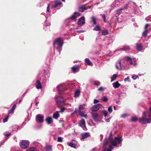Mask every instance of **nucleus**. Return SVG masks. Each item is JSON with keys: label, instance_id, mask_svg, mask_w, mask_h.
I'll use <instances>...</instances> for the list:
<instances>
[{"label": "nucleus", "instance_id": "9d476101", "mask_svg": "<svg viewBox=\"0 0 151 151\" xmlns=\"http://www.w3.org/2000/svg\"><path fill=\"white\" fill-rule=\"evenodd\" d=\"M59 93L60 94H63L65 90V86L64 84H61L57 86Z\"/></svg>", "mask_w": 151, "mask_h": 151}, {"label": "nucleus", "instance_id": "49530a36", "mask_svg": "<svg viewBox=\"0 0 151 151\" xmlns=\"http://www.w3.org/2000/svg\"><path fill=\"white\" fill-rule=\"evenodd\" d=\"M58 132L60 134H62L64 133V131L63 129L61 128H59L58 129Z\"/></svg>", "mask_w": 151, "mask_h": 151}, {"label": "nucleus", "instance_id": "1a4fd4ad", "mask_svg": "<svg viewBox=\"0 0 151 151\" xmlns=\"http://www.w3.org/2000/svg\"><path fill=\"white\" fill-rule=\"evenodd\" d=\"M57 103L59 106H62L64 105L65 104V101L63 100L62 98L59 96L56 97Z\"/></svg>", "mask_w": 151, "mask_h": 151}, {"label": "nucleus", "instance_id": "bf43d9fd", "mask_svg": "<svg viewBox=\"0 0 151 151\" xmlns=\"http://www.w3.org/2000/svg\"><path fill=\"white\" fill-rule=\"evenodd\" d=\"M65 109V107H63L60 108V112H64Z\"/></svg>", "mask_w": 151, "mask_h": 151}, {"label": "nucleus", "instance_id": "a211bd4d", "mask_svg": "<svg viewBox=\"0 0 151 151\" xmlns=\"http://www.w3.org/2000/svg\"><path fill=\"white\" fill-rule=\"evenodd\" d=\"M87 8L85 5H82L79 7L78 10L80 12H83L86 10Z\"/></svg>", "mask_w": 151, "mask_h": 151}, {"label": "nucleus", "instance_id": "c85d7f7f", "mask_svg": "<svg viewBox=\"0 0 151 151\" xmlns=\"http://www.w3.org/2000/svg\"><path fill=\"white\" fill-rule=\"evenodd\" d=\"M79 112L80 115L82 117H84L85 118L87 117V115L86 114H85V112L81 111H79Z\"/></svg>", "mask_w": 151, "mask_h": 151}, {"label": "nucleus", "instance_id": "c03bdc74", "mask_svg": "<svg viewBox=\"0 0 151 151\" xmlns=\"http://www.w3.org/2000/svg\"><path fill=\"white\" fill-rule=\"evenodd\" d=\"M112 106H109L108 109V111L110 113H111L112 111Z\"/></svg>", "mask_w": 151, "mask_h": 151}, {"label": "nucleus", "instance_id": "4c0bfd02", "mask_svg": "<svg viewBox=\"0 0 151 151\" xmlns=\"http://www.w3.org/2000/svg\"><path fill=\"white\" fill-rule=\"evenodd\" d=\"M93 30L96 31H101V29L99 26H97L93 29Z\"/></svg>", "mask_w": 151, "mask_h": 151}, {"label": "nucleus", "instance_id": "e433bc0d", "mask_svg": "<svg viewBox=\"0 0 151 151\" xmlns=\"http://www.w3.org/2000/svg\"><path fill=\"white\" fill-rule=\"evenodd\" d=\"M138 120L137 117L136 116H134L132 117L131 120L133 122H136Z\"/></svg>", "mask_w": 151, "mask_h": 151}, {"label": "nucleus", "instance_id": "7ed1b4c3", "mask_svg": "<svg viewBox=\"0 0 151 151\" xmlns=\"http://www.w3.org/2000/svg\"><path fill=\"white\" fill-rule=\"evenodd\" d=\"M63 45V41L62 38H58L55 39L54 43V46L59 51L60 53V51L61 50L62 47Z\"/></svg>", "mask_w": 151, "mask_h": 151}, {"label": "nucleus", "instance_id": "20e7f679", "mask_svg": "<svg viewBox=\"0 0 151 151\" xmlns=\"http://www.w3.org/2000/svg\"><path fill=\"white\" fill-rule=\"evenodd\" d=\"M80 13L78 12H75L73 15H72L70 18L67 19L65 21V22L67 25L70 24L69 23L72 21H76V18L80 16Z\"/></svg>", "mask_w": 151, "mask_h": 151}, {"label": "nucleus", "instance_id": "603ef678", "mask_svg": "<svg viewBox=\"0 0 151 151\" xmlns=\"http://www.w3.org/2000/svg\"><path fill=\"white\" fill-rule=\"evenodd\" d=\"M94 84L95 85L99 86L100 85V83L99 81H96L94 82Z\"/></svg>", "mask_w": 151, "mask_h": 151}, {"label": "nucleus", "instance_id": "f3484780", "mask_svg": "<svg viewBox=\"0 0 151 151\" xmlns=\"http://www.w3.org/2000/svg\"><path fill=\"white\" fill-rule=\"evenodd\" d=\"M36 87L37 89H42V86L41 82L39 80H37L35 84Z\"/></svg>", "mask_w": 151, "mask_h": 151}, {"label": "nucleus", "instance_id": "a878e982", "mask_svg": "<svg viewBox=\"0 0 151 151\" xmlns=\"http://www.w3.org/2000/svg\"><path fill=\"white\" fill-rule=\"evenodd\" d=\"M136 47L137 50L139 51H141L143 49L142 45L140 44H137Z\"/></svg>", "mask_w": 151, "mask_h": 151}, {"label": "nucleus", "instance_id": "f704fd0d", "mask_svg": "<svg viewBox=\"0 0 151 151\" xmlns=\"http://www.w3.org/2000/svg\"><path fill=\"white\" fill-rule=\"evenodd\" d=\"M102 112L105 117L106 118L108 114V112L106 110H103Z\"/></svg>", "mask_w": 151, "mask_h": 151}, {"label": "nucleus", "instance_id": "aec40b11", "mask_svg": "<svg viewBox=\"0 0 151 151\" xmlns=\"http://www.w3.org/2000/svg\"><path fill=\"white\" fill-rule=\"evenodd\" d=\"M129 49V47L128 46H124L123 48L120 49L119 50H116L114 51L115 52L120 51V50H125L127 51Z\"/></svg>", "mask_w": 151, "mask_h": 151}, {"label": "nucleus", "instance_id": "393cba45", "mask_svg": "<svg viewBox=\"0 0 151 151\" xmlns=\"http://www.w3.org/2000/svg\"><path fill=\"white\" fill-rule=\"evenodd\" d=\"M59 112L58 111H56L54 113L53 116L54 119H57L59 117Z\"/></svg>", "mask_w": 151, "mask_h": 151}, {"label": "nucleus", "instance_id": "ddd939ff", "mask_svg": "<svg viewBox=\"0 0 151 151\" xmlns=\"http://www.w3.org/2000/svg\"><path fill=\"white\" fill-rule=\"evenodd\" d=\"M85 23V18L84 16L80 18L78 22V24L79 26H81Z\"/></svg>", "mask_w": 151, "mask_h": 151}, {"label": "nucleus", "instance_id": "9b49d317", "mask_svg": "<svg viewBox=\"0 0 151 151\" xmlns=\"http://www.w3.org/2000/svg\"><path fill=\"white\" fill-rule=\"evenodd\" d=\"M123 0H115L111 4V6L113 8L119 7Z\"/></svg>", "mask_w": 151, "mask_h": 151}, {"label": "nucleus", "instance_id": "dca6fc26", "mask_svg": "<svg viewBox=\"0 0 151 151\" xmlns=\"http://www.w3.org/2000/svg\"><path fill=\"white\" fill-rule=\"evenodd\" d=\"M81 135L82 137L81 139H84L89 137L90 135L89 133L85 132L82 134Z\"/></svg>", "mask_w": 151, "mask_h": 151}, {"label": "nucleus", "instance_id": "cd10ccee", "mask_svg": "<svg viewBox=\"0 0 151 151\" xmlns=\"http://www.w3.org/2000/svg\"><path fill=\"white\" fill-rule=\"evenodd\" d=\"M116 67L117 69L120 70L121 69V64L120 61H118L116 63Z\"/></svg>", "mask_w": 151, "mask_h": 151}, {"label": "nucleus", "instance_id": "4468645a", "mask_svg": "<svg viewBox=\"0 0 151 151\" xmlns=\"http://www.w3.org/2000/svg\"><path fill=\"white\" fill-rule=\"evenodd\" d=\"M102 106L100 104H97L93 106L91 108V110L93 111H96L98 110Z\"/></svg>", "mask_w": 151, "mask_h": 151}, {"label": "nucleus", "instance_id": "f8f14e48", "mask_svg": "<svg viewBox=\"0 0 151 151\" xmlns=\"http://www.w3.org/2000/svg\"><path fill=\"white\" fill-rule=\"evenodd\" d=\"M44 116L39 114L37 115L36 117V120L37 122L43 123V122Z\"/></svg>", "mask_w": 151, "mask_h": 151}, {"label": "nucleus", "instance_id": "6e6d98bb", "mask_svg": "<svg viewBox=\"0 0 151 151\" xmlns=\"http://www.w3.org/2000/svg\"><path fill=\"white\" fill-rule=\"evenodd\" d=\"M142 35L146 37L147 36V33L146 32V30L145 29L142 33Z\"/></svg>", "mask_w": 151, "mask_h": 151}, {"label": "nucleus", "instance_id": "5701e85b", "mask_svg": "<svg viewBox=\"0 0 151 151\" xmlns=\"http://www.w3.org/2000/svg\"><path fill=\"white\" fill-rule=\"evenodd\" d=\"M16 107V104H14L13 105L11 109L9 110V114L11 113H13Z\"/></svg>", "mask_w": 151, "mask_h": 151}, {"label": "nucleus", "instance_id": "338daca9", "mask_svg": "<svg viewBox=\"0 0 151 151\" xmlns=\"http://www.w3.org/2000/svg\"><path fill=\"white\" fill-rule=\"evenodd\" d=\"M47 24L46 23V24L45 25V26L46 27H49L50 26V24L48 22H47Z\"/></svg>", "mask_w": 151, "mask_h": 151}, {"label": "nucleus", "instance_id": "72a5a7b5", "mask_svg": "<svg viewBox=\"0 0 151 151\" xmlns=\"http://www.w3.org/2000/svg\"><path fill=\"white\" fill-rule=\"evenodd\" d=\"M91 19L92 21L93 22V24H94L96 25V18L94 17H91Z\"/></svg>", "mask_w": 151, "mask_h": 151}, {"label": "nucleus", "instance_id": "f257e3e1", "mask_svg": "<svg viewBox=\"0 0 151 151\" xmlns=\"http://www.w3.org/2000/svg\"><path fill=\"white\" fill-rule=\"evenodd\" d=\"M111 132L109 138L105 139L104 140L103 145L104 150L102 151H111L113 147H116L118 144H121L120 146H121L122 140V137H116L112 139L111 138Z\"/></svg>", "mask_w": 151, "mask_h": 151}, {"label": "nucleus", "instance_id": "79ce46f5", "mask_svg": "<svg viewBox=\"0 0 151 151\" xmlns=\"http://www.w3.org/2000/svg\"><path fill=\"white\" fill-rule=\"evenodd\" d=\"M27 151H37V150L36 148L32 147L29 148Z\"/></svg>", "mask_w": 151, "mask_h": 151}, {"label": "nucleus", "instance_id": "2eb2a0df", "mask_svg": "<svg viewBox=\"0 0 151 151\" xmlns=\"http://www.w3.org/2000/svg\"><path fill=\"white\" fill-rule=\"evenodd\" d=\"M79 69V65H75L71 68V69L74 73H77L78 72Z\"/></svg>", "mask_w": 151, "mask_h": 151}, {"label": "nucleus", "instance_id": "6ab92c4d", "mask_svg": "<svg viewBox=\"0 0 151 151\" xmlns=\"http://www.w3.org/2000/svg\"><path fill=\"white\" fill-rule=\"evenodd\" d=\"M46 121L48 124H50L53 122V120L52 117H47L46 119Z\"/></svg>", "mask_w": 151, "mask_h": 151}, {"label": "nucleus", "instance_id": "864d4df0", "mask_svg": "<svg viewBox=\"0 0 151 151\" xmlns=\"http://www.w3.org/2000/svg\"><path fill=\"white\" fill-rule=\"evenodd\" d=\"M100 149L97 148L96 147H95L93 148L91 150V151H99Z\"/></svg>", "mask_w": 151, "mask_h": 151}, {"label": "nucleus", "instance_id": "473e14b6", "mask_svg": "<svg viewBox=\"0 0 151 151\" xmlns=\"http://www.w3.org/2000/svg\"><path fill=\"white\" fill-rule=\"evenodd\" d=\"M85 62L88 65H91L92 64V63L90 61L88 58H86L85 59Z\"/></svg>", "mask_w": 151, "mask_h": 151}, {"label": "nucleus", "instance_id": "423d86ee", "mask_svg": "<svg viewBox=\"0 0 151 151\" xmlns=\"http://www.w3.org/2000/svg\"><path fill=\"white\" fill-rule=\"evenodd\" d=\"M29 142L27 140H22L20 142L19 145L23 149H25L29 146Z\"/></svg>", "mask_w": 151, "mask_h": 151}, {"label": "nucleus", "instance_id": "ea45409f", "mask_svg": "<svg viewBox=\"0 0 151 151\" xmlns=\"http://www.w3.org/2000/svg\"><path fill=\"white\" fill-rule=\"evenodd\" d=\"M117 76V74H114L113 76L111 78V81H112L116 80V78Z\"/></svg>", "mask_w": 151, "mask_h": 151}, {"label": "nucleus", "instance_id": "37998d69", "mask_svg": "<svg viewBox=\"0 0 151 151\" xmlns=\"http://www.w3.org/2000/svg\"><path fill=\"white\" fill-rule=\"evenodd\" d=\"M50 4H48V6L47 7V15H48V14L47 12H48L49 13L51 11L50 10Z\"/></svg>", "mask_w": 151, "mask_h": 151}, {"label": "nucleus", "instance_id": "3c124183", "mask_svg": "<svg viewBox=\"0 0 151 151\" xmlns=\"http://www.w3.org/2000/svg\"><path fill=\"white\" fill-rule=\"evenodd\" d=\"M4 134L5 136L7 137L10 135L11 133L9 132H6L4 133Z\"/></svg>", "mask_w": 151, "mask_h": 151}, {"label": "nucleus", "instance_id": "f03ea898", "mask_svg": "<svg viewBox=\"0 0 151 151\" xmlns=\"http://www.w3.org/2000/svg\"><path fill=\"white\" fill-rule=\"evenodd\" d=\"M139 121L142 124H146L151 122V106L148 111H145L143 112L142 116L139 119Z\"/></svg>", "mask_w": 151, "mask_h": 151}, {"label": "nucleus", "instance_id": "680f3d73", "mask_svg": "<svg viewBox=\"0 0 151 151\" xmlns=\"http://www.w3.org/2000/svg\"><path fill=\"white\" fill-rule=\"evenodd\" d=\"M99 101L98 100L94 99V100L93 103L95 104L99 102Z\"/></svg>", "mask_w": 151, "mask_h": 151}, {"label": "nucleus", "instance_id": "2f4dec72", "mask_svg": "<svg viewBox=\"0 0 151 151\" xmlns=\"http://www.w3.org/2000/svg\"><path fill=\"white\" fill-rule=\"evenodd\" d=\"M80 95V92L79 90L76 91L74 94V96L75 97H78Z\"/></svg>", "mask_w": 151, "mask_h": 151}, {"label": "nucleus", "instance_id": "7c9ffc66", "mask_svg": "<svg viewBox=\"0 0 151 151\" xmlns=\"http://www.w3.org/2000/svg\"><path fill=\"white\" fill-rule=\"evenodd\" d=\"M129 4V3H127L126 4H125L123 7H122L121 8V9H122V10L124 11L126 9H127L128 7Z\"/></svg>", "mask_w": 151, "mask_h": 151}, {"label": "nucleus", "instance_id": "4d7b16f0", "mask_svg": "<svg viewBox=\"0 0 151 151\" xmlns=\"http://www.w3.org/2000/svg\"><path fill=\"white\" fill-rule=\"evenodd\" d=\"M8 117H6V118H4V119H3V123H5V122H7L8 120Z\"/></svg>", "mask_w": 151, "mask_h": 151}, {"label": "nucleus", "instance_id": "0eeeda50", "mask_svg": "<svg viewBox=\"0 0 151 151\" xmlns=\"http://www.w3.org/2000/svg\"><path fill=\"white\" fill-rule=\"evenodd\" d=\"M62 3L60 0H57L55 2V4L51 6L52 9L55 8L57 9H59L62 6Z\"/></svg>", "mask_w": 151, "mask_h": 151}, {"label": "nucleus", "instance_id": "8fccbe9b", "mask_svg": "<svg viewBox=\"0 0 151 151\" xmlns=\"http://www.w3.org/2000/svg\"><path fill=\"white\" fill-rule=\"evenodd\" d=\"M12 128H13V129H12V130L13 131H16L17 129L18 128V127L17 126H13L12 127Z\"/></svg>", "mask_w": 151, "mask_h": 151}, {"label": "nucleus", "instance_id": "a18cd8bd", "mask_svg": "<svg viewBox=\"0 0 151 151\" xmlns=\"http://www.w3.org/2000/svg\"><path fill=\"white\" fill-rule=\"evenodd\" d=\"M122 10L121 8L118 9L116 10V14H120L122 12Z\"/></svg>", "mask_w": 151, "mask_h": 151}, {"label": "nucleus", "instance_id": "6e6552de", "mask_svg": "<svg viewBox=\"0 0 151 151\" xmlns=\"http://www.w3.org/2000/svg\"><path fill=\"white\" fill-rule=\"evenodd\" d=\"M67 144L69 146L75 148H76L79 147V144L75 140H73L70 142H68Z\"/></svg>", "mask_w": 151, "mask_h": 151}, {"label": "nucleus", "instance_id": "69168bd1", "mask_svg": "<svg viewBox=\"0 0 151 151\" xmlns=\"http://www.w3.org/2000/svg\"><path fill=\"white\" fill-rule=\"evenodd\" d=\"M83 129L85 130L86 131L87 130V129L86 127V125L85 126H83V127H82Z\"/></svg>", "mask_w": 151, "mask_h": 151}, {"label": "nucleus", "instance_id": "39448f33", "mask_svg": "<svg viewBox=\"0 0 151 151\" xmlns=\"http://www.w3.org/2000/svg\"><path fill=\"white\" fill-rule=\"evenodd\" d=\"M124 60L126 61L127 63H129L133 66H135L137 64V60L135 58H132L127 57L124 58Z\"/></svg>", "mask_w": 151, "mask_h": 151}, {"label": "nucleus", "instance_id": "052dcab7", "mask_svg": "<svg viewBox=\"0 0 151 151\" xmlns=\"http://www.w3.org/2000/svg\"><path fill=\"white\" fill-rule=\"evenodd\" d=\"M104 88L102 87H100L98 89V91H103Z\"/></svg>", "mask_w": 151, "mask_h": 151}, {"label": "nucleus", "instance_id": "4be33fe9", "mask_svg": "<svg viewBox=\"0 0 151 151\" xmlns=\"http://www.w3.org/2000/svg\"><path fill=\"white\" fill-rule=\"evenodd\" d=\"M86 125V122L85 120L83 119L80 120L79 123V125L81 127H82L83 126H85Z\"/></svg>", "mask_w": 151, "mask_h": 151}, {"label": "nucleus", "instance_id": "13d9d810", "mask_svg": "<svg viewBox=\"0 0 151 151\" xmlns=\"http://www.w3.org/2000/svg\"><path fill=\"white\" fill-rule=\"evenodd\" d=\"M103 17L104 19V22H106V17L105 14H103Z\"/></svg>", "mask_w": 151, "mask_h": 151}, {"label": "nucleus", "instance_id": "c9c22d12", "mask_svg": "<svg viewBox=\"0 0 151 151\" xmlns=\"http://www.w3.org/2000/svg\"><path fill=\"white\" fill-rule=\"evenodd\" d=\"M108 34V31L107 30H103L102 32V34L103 35H105Z\"/></svg>", "mask_w": 151, "mask_h": 151}, {"label": "nucleus", "instance_id": "bb28decb", "mask_svg": "<svg viewBox=\"0 0 151 151\" xmlns=\"http://www.w3.org/2000/svg\"><path fill=\"white\" fill-rule=\"evenodd\" d=\"M45 149L46 151H52V146L50 145H48L46 146Z\"/></svg>", "mask_w": 151, "mask_h": 151}, {"label": "nucleus", "instance_id": "a19ab883", "mask_svg": "<svg viewBox=\"0 0 151 151\" xmlns=\"http://www.w3.org/2000/svg\"><path fill=\"white\" fill-rule=\"evenodd\" d=\"M101 100L104 102H106L108 101V99L106 96H104L102 98Z\"/></svg>", "mask_w": 151, "mask_h": 151}, {"label": "nucleus", "instance_id": "09e8293b", "mask_svg": "<svg viewBox=\"0 0 151 151\" xmlns=\"http://www.w3.org/2000/svg\"><path fill=\"white\" fill-rule=\"evenodd\" d=\"M149 24H146L145 27V30L146 29V32L147 33H148L149 32V30L147 29V28L149 26Z\"/></svg>", "mask_w": 151, "mask_h": 151}, {"label": "nucleus", "instance_id": "de8ad7c7", "mask_svg": "<svg viewBox=\"0 0 151 151\" xmlns=\"http://www.w3.org/2000/svg\"><path fill=\"white\" fill-rule=\"evenodd\" d=\"M63 138L61 137H58V138L57 141L59 142H62L63 141Z\"/></svg>", "mask_w": 151, "mask_h": 151}, {"label": "nucleus", "instance_id": "c756f323", "mask_svg": "<svg viewBox=\"0 0 151 151\" xmlns=\"http://www.w3.org/2000/svg\"><path fill=\"white\" fill-rule=\"evenodd\" d=\"M86 105V104H82L80 105L79 106V111H81L82 110H83L85 108V106Z\"/></svg>", "mask_w": 151, "mask_h": 151}, {"label": "nucleus", "instance_id": "58836bf2", "mask_svg": "<svg viewBox=\"0 0 151 151\" xmlns=\"http://www.w3.org/2000/svg\"><path fill=\"white\" fill-rule=\"evenodd\" d=\"M128 116V114H126V113H125V114H123L122 115H121L120 117L122 118H125L127 117Z\"/></svg>", "mask_w": 151, "mask_h": 151}, {"label": "nucleus", "instance_id": "5fc2aeb1", "mask_svg": "<svg viewBox=\"0 0 151 151\" xmlns=\"http://www.w3.org/2000/svg\"><path fill=\"white\" fill-rule=\"evenodd\" d=\"M132 78L134 80H135L138 78V76L137 75H133L132 77Z\"/></svg>", "mask_w": 151, "mask_h": 151}, {"label": "nucleus", "instance_id": "0e129e2a", "mask_svg": "<svg viewBox=\"0 0 151 151\" xmlns=\"http://www.w3.org/2000/svg\"><path fill=\"white\" fill-rule=\"evenodd\" d=\"M124 81H129V77H127V78H125Z\"/></svg>", "mask_w": 151, "mask_h": 151}, {"label": "nucleus", "instance_id": "b1692460", "mask_svg": "<svg viewBox=\"0 0 151 151\" xmlns=\"http://www.w3.org/2000/svg\"><path fill=\"white\" fill-rule=\"evenodd\" d=\"M92 115L94 120L96 121L98 120V114L97 113H93L92 114Z\"/></svg>", "mask_w": 151, "mask_h": 151}, {"label": "nucleus", "instance_id": "774afa93", "mask_svg": "<svg viewBox=\"0 0 151 151\" xmlns=\"http://www.w3.org/2000/svg\"><path fill=\"white\" fill-rule=\"evenodd\" d=\"M77 111V109L76 108H75L74 111L72 113V114H74L76 113Z\"/></svg>", "mask_w": 151, "mask_h": 151}, {"label": "nucleus", "instance_id": "e2e57ef3", "mask_svg": "<svg viewBox=\"0 0 151 151\" xmlns=\"http://www.w3.org/2000/svg\"><path fill=\"white\" fill-rule=\"evenodd\" d=\"M111 117H109L107 119H105V121L107 122H109L110 121V119H111Z\"/></svg>", "mask_w": 151, "mask_h": 151}, {"label": "nucleus", "instance_id": "412c9836", "mask_svg": "<svg viewBox=\"0 0 151 151\" xmlns=\"http://www.w3.org/2000/svg\"><path fill=\"white\" fill-rule=\"evenodd\" d=\"M112 85L115 88H117L120 86L121 84L119 83L118 81H117L115 82L114 83L112 84Z\"/></svg>", "mask_w": 151, "mask_h": 151}]
</instances>
